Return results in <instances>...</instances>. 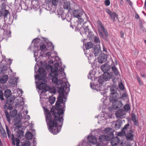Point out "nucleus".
Here are the masks:
<instances>
[{
	"label": "nucleus",
	"mask_w": 146,
	"mask_h": 146,
	"mask_svg": "<svg viewBox=\"0 0 146 146\" xmlns=\"http://www.w3.org/2000/svg\"><path fill=\"white\" fill-rule=\"evenodd\" d=\"M70 84L67 86V83H64V85L59 87L58 92L59 96L55 104V109L57 112H55V110H51V112L53 118L50 113L46 115V121L49 131L54 134H56L61 130L63 125V117L60 115L63 114L65 108V102L66 98L65 97L64 92L68 93L70 91Z\"/></svg>",
	"instance_id": "nucleus-1"
},
{
	"label": "nucleus",
	"mask_w": 146,
	"mask_h": 146,
	"mask_svg": "<svg viewBox=\"0 0 146 146\" xmlns=\"http://www.w3.org/2000/svg\"><path fill=\"white\" fill-rule=\"evenodd\" d=\"M38 71L39 73L35 75V83L38 85V88L42 90V92L45 93L50 89V87L47 86L46 84V75L45 71L43 68H39Z\"/></svg>",
	"instance_id": "nucleus-2"
},
{
	"label": "nucleus",
	"mask_w": 146,
	"mask_h": 146,
	"mask_svg": "<svg viewBox=\"0 0 146 146\" xmlns=\"http://www.w3.org/2000/svg\"><path fill=\"white\" fill-rule=\"evenodd\" d=\"M101 68L104 73L113 72H114V74L115 76L120 75L119 72L117 68L114 65L111 66L108 64L107 63H105L101 66Z\"/></svg>",
	"instance_id": "nucleus-3"
},
{
	"label": "nucleus",
	"mask_w": 146,
	"mask_h": 146,
	"mask_svg": "<svg viewBox=\"0 0 146 146\" xmlns=\"http://www.w3.org/2000/svg\"><path fill=\"white\" fill-rule=\"evenodd\" d=\"M97 24L100 27V29L98 30L100 36L102 37L105 41H108L109 35L107 30L103 27L100 20L97 21Z\"/></svg>",
	"instance_id": "nucleus-4"
},
{
	"label": "nucleus",
	"mask_w": 146,
	"mask_h": 146,
	"mask_svg": "<svg viewBox=\"0 0 146 146\" xmlns=\"http://www.w3.org/2000/svg\"><path fill=\"white\" fill-rule=\"evenodd\" d=\"M97 81L99 84L90 83V87L92 89L96 90L97 88H102L105 82V80L102 75L99 77L94 78V81Z\"/></svg>",
	"instance_id": "nucleus-5"
},
{
	"label": "nucleus",
	"mask_w": 146,
	"mask_h": 146,
	"mask_svg": "<svg viewBox=\"0 0 146 146\" xmlns=\"http://www.w3.org/2000/svg\"><path fill=\"white\" fill-rule=\"evenodd\" d=\"M117 90L114 87L113 85H112L110 87V102L116 100H118L119 99V94L117 92Z\"/></svg>",
	"instance_id": "nucleus-6"
},
{
	"label": "nucleus",
	"mask_w": 146,
	"mask_h": 146,
	"mask_svg": "<svg viewBox=\"0 0 146 146\" xmlns=\"http://www.w3.org/2000/svg\"><path fill=\"white\" fill-rule=\"evenodd\" d=\"M102 75L106 81H109L113 77L114 78L115 77V75L114 74V72H104Z\"/></svg>",
	"instance_id": "nucleus-7"
},
{
	"label": "nucleus",
	"mask_w": 146,
	"mask_h": 146,
	"mask_svg": "<svg viewBox=\"0 0 146 146\" xmlns=\"http://www.w3.org/2000/svg\"><path fill=\"white\" fill-rule=\"evenodd\" d=\"M110 102L112 103V108L113 110H117L122 107L123 105L121 101L118 100H115Z\"/></svg>",
	"instance_id": "nucleus-8"
},
{
	"label": "nucleus",
	"mask_w": 146,
	"mask_h": 146,
	"mask_svg": "<svg viewBox=\"0 0 146 146\" xmlns=\"http://www.w3.org/2000/svg\"><path fill=\"white\" fill-rule=\"evenodd\" d=\"M92 51L95 57L98 56L100 54H101L102 52L100 47L99 44L94 45V48L92 50Z\"/></svg>",
	"instance_id": "nucleus-9"
},
{
	"label": "nucleus",
	"mask_w": 146,
	"mask_h": 146,
	"mask_svg": "<svg viewBox=\"0 0 146 146\" xmlns=\"http://www.w3.org/2000/svg\"><path fill=\"white\" fill-rule=\"evenodd\" d=\"M4 107L5 110H4V112L5 114V115L7 120L8 121H10V116L8 112L7 111V110L9 109V110H11L13 109V107L11 105H7L5 104L4 106Z\"/></svg>",
	"instance_id": "nucleus-10"
},
{
	"label": "nucleus",
	"mask_w": 146,
	"mask_h": 146,
	"mask_svg": "<svg viewBox=\"0 0 146 146\" xmlns=\"http://www.w3.org/2000/svg\"><path fill=\"white\" fill-rule=\"evenodd\" d=\"M89 30L88 26L86 27L81 26L79 29V31L81 35L84 36H86L87 34L89 33Z\"/></svg>",
	"instance_id": "nucleus-11"
},
{
	"label": "nucleus",
	"mask_w": 146,
	"mask_h": 146,
	"mask_svg": "<svg viewBox=\"0 0 146 146\" xmlns=\"http://www.w3.org/2000/svg\"><path fill=\"white\" fill-rule=\"evenodd\" d=\"M106 12L108 14L113 22L115 21V19L116 17L117 18V15L115 12H112L109 9H106Z\"/></svg>",
	"instance_id": "nucleus-12"
},
{
	"label": "nucleus",
	"mask_w": 146,
	"mask_h": 146,
	"mask_svg": "<svg viewBox=\"0 0 146 146\" xmlns=\"http://www.w3.org/2000/svg\"><path fill=\"white\" fill-rule=\"evenodd\" d=\"M107 56L103 53L98 58V60L99 63L102 64L105 62L107 60Z\"/></svg>",
	"instance_id": "nucleus-13"
},
{
	"label": "nucleus",
	"mask_w": 146,
	"mask_h": 146,
	"mask_svg": "<svg viewBox=\"0 0 146 146\" xmlns=\"http://www.w3.org/2000/svg\"><path fill=\"white\" fill-rule=\"evenodd\" d=\"M133 129H131L129 131L125 133V136L128 140H132L133 139L134 135L133 134Z\"/></svg>",
	"instance_id": "nucleus-14"
},
{
	"label": "nucleus",
	"mask_w": 146,
	"mask_h": 146,
	"mask_svg": "<svg viewBox=\"0 0 146 146\" xmlns=\"http://www.w3.org/2000/svg\"><path fill=\"white\" fill-rule=\"evenodd\" d=\"M6 98V101L5 102V103L8 105H12L14 103L15 100V97L12 95Z\"/></svg>",
	"instance_id": "nucleus-15"
},
{
	"label": "nucleus",
	"mask_w": 146,
	"mask_h": 146,
	"mask_svg": "<svg viewBox=\"0 0 146 146\" xmlns=\"http://www.w3.org/2000/svg\"><path fill=\"white\" fill-rule=\"evenodd\" d=\"M125 115V112L124 110L122 109L119 110L115 113L116 117L118 118H121Z\"/></svg>",
	"instance_id": "nucleus-16"
},
{
	"label": "nucleus",
	"mask_w": 146,
	"mask_h": 146,
	"mask_svg": "<svg viewBox=\"0 0 146 146\" xmlns=\"http://www.w3.org/2000/svg\"><path fill=\"white\" fill-rule=\"evenodd\" d=\"M83 13L82 11L81 10H74L73 12L74 17L77 18L81 17Z\"/></svg>",
	"instance_id": "nucleus-17"
},
{
	"label": "nucleus",
	"mask_w": 146,
	"mask_h": 146,
	"mask_svg": "<svg viewBox=\"0 0 146 146\" xmlns=\"http://www.w3.org/2000/svg\"><path fill=\"white\" fill-rule=\"evenodd\" d=\"M88 58L90 63L96 66L97 65V64L96 63L97 62H96V59H94V56L92 54H91L90 53L89 54V56L88 57Z\"/></svg>",
	"instance_id": "nucleus-18"
},
{
	"label": "nucleus",
	"mask_w": 146,
	"mask_h": 146,
	"mask_svg": "<svg viewBox=\"0 0 146 146\" xmlns=\"http://www.w3.org/2000/svg\"><path fill=\"white\" fill-rule=\"evenodd\" d=\"M17 79L16 78H11L9 81V86L12 87H14L16 84H17Z\"/></svg>",
	"instance_id": "nucleus-19"
},
{
	"label": "nucleus",
	"mask_w": 146,
	"mask_h": 146,
	"mask_svg": "<svg viewBox=\"0 0 146 146\" xmlns=\"http://www.w3.org/2000/svg\"><path fill=\"white\" fill-rule=\"evenodd\" d=\"M8 77L7 75H3L2 77L0 78V83L4 84L6 82L8 79Z\"/></svg>",
	"instance_id": "nucleus-20"
},
{
	"label": "nucleus",
	"mask_w": 146,
	"mask_h": 146,
	"mask_svg": "<svg viewBox=\"0 0 146 146\" xmlns=\"http://www.w3.org/2000/svg\"><path fill=\"white\" fill-rule=\"evenodd\" d=\"M9 14V11L7 10H5V11L1 10L0 11V17L3 16L5 18H7V16Z\"/></svg>",
	"instance_id": "nucleus-21"
},
{
	"label": "nucleus",
	"mask_w": 146,
	"mask_h": 146,
	"mask_svg": "<svg viewBox=\"0 0 146 146\" xmlns=\"http://www.w3.org/2000/svg\"><path fill=\"white\" fill-rule=\"evenodd\" d=\"M53 75L51 76L53 78L52 79V80L53 83H54L56 84L57 81H58V78L56 77L58 76V73H53L52 74Z\"/></svg>",
	"instance_id": "nucleus-22"
},
{
	"label": "nucleus",
	"mask_w": 146,
	"mask_h": 146,
	"mask_svg": "<svg viewBox=\"0 0 146 146\" xmlns=\"http://www.w3.org/2000/svg\"><path fill=\"white\" fill-rule=\"evenodd\" d=\"M45 69L46 70H47L48 71H50L51 72L50 73L49 75L50 76H52L54 73L53 70V67L50 65L48 64L45 67Z\"/></svg>",
	"instance_id": "nucleus-23"
},
{
	"label": "nucleus",
	"mask_w": 146,
	"mask_h": 146,
	"mask_svg": "<svg viewBox=\"0 0 146 146\" xmlns=\"http://www.w3.org/2000/svg\"><path fill=\"white\" fill-rule=\"evenodd\" d=\"M4 95L6 98L13 95L11 90L8 89L5 91Z\"/></svg>",
	"instance_id": "nucleus-24"
},
{
	"label": "nucleus",
	"mask_w": 146,
	"mask_h": 146,
	"mask_svg": "<svg viewBox=\"0 0 146 146\" xmlns=\"http://www.w3.org/2000/svg\"><path fill=\"white\" fill-rule=\"evenodd\" d=\"M122 124V121L121 120L118 119L115 123V128L118 129L120 128V126Z\"/></svg>",
	"instance_id": "nucleus-25"
},
{
	"label": "nucleus",
	"mask_w": 146,
	"mask_h": 146,
	"mask_svg": "<svg viewBox=\"0 0 146 146\" xmlns=\"http://www.w3.org/2000/svg\"><path fill=\"white\" fill-rule=\"evenodd\" d=\"M86 50H88L90 48L93 47L94 46L93 43L91 42H88L85 44Z\"/></svg>",
	"instance_id": "nucleus-26"
},
{
	"label": "nucleus",
	"mask_w": 146,
	"mask_h": 146,
	"mask_svg": "<svg viewBox=\"0 0 146 146\" xmlns=\"http://www.w3.org/2000/svg\"><path fill=\"white\" fill-rule=\"evenodd\" d=\"M70 3L69 1H66L64 2V9L69 10L70 9Z\"/></svg>",
	"instance_id": "nucleus-27"
},
{
	"label": "nucleus",
	"mask_w": 146,
	"mask_h": 146,
	"mask_svg": "<svg viewBox=\"0 0 146 146\" xmlns=\"http://www.w3.org/2000/svg\"><path fill=\"white\" fill-rule=\"evenodd\" d=\"M86 36L88 37L89 40H93V38L95 36H94L93 33L91 31L89 30V32L87 34Z\"/></svg>",
	"instance_id": "nucleus-28"
},
{
	"label": "nucleus",
	"mask_w": 146,
	"mask_h": 146,
	"mask_svg": "<svg viewBox=\"0 0 146 146\" xmlns=\"http://www.w3.org/2000/svg\"><path fill=\"white\" fill-rule=\"evenodd\" d=\"M78 20L77 21H78V25L77 26H76V28L79 29V26L80 25V26H82V25H81L82 24H84V20L82 19L81 17H80L79 18H78Z\"/></svg>",
	"instance_id": "nucleus-29"
},
{
	"label": "nucleus",
	"mask_w": 146,
	"mask_h": 146,
	"mask_svg": "<svg viewBox=\"0 0 146 146\" xmlns=\"http://www.w3.org/2000/svg\"><path fill=\"white\" fill-rule=\"evenodd\" d=\"M17 110L16 109H14L12 111H10V115L12 118L15 117L17 115Z\"/></svg>",
	"instance_id": "nucleus-30"
},
{
	"label": "nucleus",
	"mask_w": 146,
	"mask_h": 146,
	"mask_svg": "<svg viewBox=\"0 0 146 146\" xmlns=\"http://www.w3.org/2000/svg\"><path fill=\"white\" fill-rule=\"evenodd\" d=\"M88 140L89 141L92 143H94V141H95V138L93 135H89L87 137Z\"/></svg>",
	"instance_id": "nucleus-31"
},
{
	"label": "nucleus",
	"mask_w": 146,
	"mask_h": 146,
	"mask_svg": "<svg viewBox=\"0 0 146 146\" xmlns=\"http://www.w3.org/2000/svg\"><path fill=\"white\" fill-rule=\"evenodd\" d=\"M25 136L26 139L28 140H29L32 139L33 134L31 132H28L25 134Z\"/></svg>",
	"instance_id": "nucleus-32"
},
{
	"label": "nucleus",
	"mask_w": 146,
	"mask_h": 146,
	"mask_svg": "<svg viewBox=\"0 0 146 146\" xmlns=\"http://www.w3.org/2000/svg\"><path fill=\"white\" fill-rule=\"evenodd\" d=\"M59 65L60 64L58 62L55 63L54 64V67H53L54 73H57V72L58 70V67L59 66Z\"/></svg>",
	"instance_id": "nucleus-33"
},
{
	"label": "nucleus",
	"mask_w": 146,
	"mask_h": 146,
	"mask_svg": "<svg viewBox=\"0 0 146 146\" xmlns=\"http://www.w3.org/2000/svg\"><path fill=\"white\" fill-rule=\"evenodd\" d=\"M64 83H68V82H64L62 80H58V81L56 83V84L57 85H58V86H59L60 85H61L60 86H63L64 85Z\"/></svg>",
	"instance_id": "nucleus-34"
},
{
	"label": "nucleus",
	"mask_w": 146,
	"mask_h": 146,
	"mask_svg": "<svg viewBox=\"0 0 146 146\" xmlns=\"http://www.w3.org/2000/svg\"><path fill=\"white\" fill-rule=\"evenodd\" d=\"M7 70V68L5 65L3 66L1 68L0 73L4 74L5 73V71Z\"/></svg>",
	"instance_id": "nucleus-35"
},
{
	"label": "nucleus",
	"mask_w": 146,
	"mask_h": 146,
	"mask_svg": "<svg viewBox=\"0 0 146 146\" xmlns=\"http://www.w3.org/2000/svg\"><path fill=\"white\" fill-rule=\"evenodd\" d=\"M128 95L127 92L123 93L121 96L119 97V99H121L122 100H124L127 99V98Z\"/></svg>",
	"instance_id": "nucleus-36"
},
{
	"label": "nucleus",
	"mask_w": 146,
	"mask_h": 146,
	"mask_svg": "<svg viewBox=\"0 0 146 146\" xmlns=\"http://www.w3.org/2000/svg\"><path fill=\"white\" fill-rule=\"evenodd\" d=\"M56 98L55 97H50L49 99V101L50 104H52L55 101Z\"/></svg>",
	"instance_id": "nucleus-37"
},
{
	"label": "nucleus",
	"mask_w": 146,
	"mask_h": 146,
	"mask_svg": "<svg viewBox=\"0 0 146 146\" xmlns=\"http://www.w3.org/2000/svg\"><path fill=\"white\" fill-rule=\"evenodd\" d=\"M140 30L138 31L139 33H141L145 31H146V30H145V29L144 27L143 26H140Z\"/></svg>",
	"instance_id": "nucleus-38"
},
{
	"label": "nucleus",
	"mask_w": 146,
	"mask_h": 146,
	"mask_svg": "<svg viewBox=\"0 0 146 146\" xmlns=\"http://www.w3.org/2000/svg\"><path fill=\"white\" fill-rule=\"evenodd\" d=\"M21 145V146H30V142L29 140L26 141L25 142L23 143Z\"/></svg>",
	"instance_id": "nucleus-39"
},
{
	"label": "nucleus",
	"mask_w": 146,
	"mask_h": 146,
	"mask_svg": "<svg viewBox=\"0 0 146 146\" xmlns=\"http://www.w3.org/2000/svg\"><path fill=\"white\" fill-rule=\"evenodd\" d=\"M93 40L95 43H100V40L99 39V38L98 37L95 36L93 38Z\"/></svg>",
	"instance_id": "nucleus-40"
},
{
	"label": "nucleus",
	"mask_w": 146,
	"mask_h": 146,
	"mask_svg": "<svg viewBox=\"0 0 146 146\" xmlns=\"http://www.w3.org/2000/svg\"><path fill=\"white\" fill-rule=\"evenodd\" d=\"M124 109L126 111H128L130 109V107L129 105L128 104H126L124 106Z\"/></svg>",
	"instance_id": "nucleus-41"
},
{
	"label": "nucleus",
	"mask_w": 146,
	"mask_h": 146,
	"mask_svg": "<svg viewBox=\"0 0 146 146\" xmlns=\"http://www.w3.org/2000/svg\"><path fill=\"white\" fill-rule=\"evenodd\" d=\"M119 88L121 90H124L125 88L122 82H120L119 84Z\"/></svg>",
	"instance_id": "nucleus-42"
},
{
	"label": "nucleus",
	"mask_w": 146,
	"mask_h": 146,
	"mask_svg": "<svg viewBox=\"0 0 146 146\" xmlns=\"http://www.w3.org/2000/svg\"><path fill=\"white\" fill-rule=\"evenodd\" d=\"M108 134L109 137L110 139L111 140L113 138L114 135L113 133V132H110Z\"/></svg>",
	"instance_id": "nucleus-43"
},
{
	"label": "nucleus",
	"mask_w": 146,
	"mask_h": 146,
	"mask_svg": "<svg viewBox=\"0 0 146 146\" xmlns=\"http://www.w3.org/2000/svg\"><path fill=\"white\" fill-rule=\"evenodd\" d=\"M1 135H2V136H3V138H5L7 137V136L6 133L4 130H3V131H1Z\"/></svg>",
	"instance_id": "nucleus-44"
},
{
	"label": "nucleus",
	"mask_w": 146,
	"mask_h": 146,
	"mask_svg": "<svg viewBox=\"0 0 146 146\" xmlns=\"http://www.w3.org/2000/svg\"><path fill=\"white\" fill-rule=\"evenodd\" d=\"M46 47V45L44 44H40V50H44Z\"/></svg>",
	"instance_id": "nucleus-45"
},
{
	"label": "nucleus",
	"mask_w": 146,
	"mask_h": 146,
	"mask_svg": "<svg viewBox=\"0 0 146 146\" xmlns=\"http://www.w3.org/2000/svg\"><path fill=\"white\" fill-rule=\"evenodd\" d=\"M0 99L1 101L4 100L3 98V94L2 90H0Z\"/></svg>",
	"instance_id": "nucleus-46"
},
{
	"label": "nucleus",
	"mask_w": 146,
	"mask_h": 146,
	"mask_svg": "<svg viewBox=\"0 0 146 146\" xmlns=\"http://www.w3.org/2000/svg\"><path fill=\"white\" fill-rule=\"evenodd\" d=\"M125 131L122 130V129H121V132H119L118 133V136H123L124 135H125Z\"/></svg>",
	"instance_id": "nucleus-47"
},
{
	"label": "nucleus",
	"mask_w": 146,
	"mask_h": 146,
	"mask_svg": "<svg viewBox=\"0 0 146 146\" xmlns=\"http://www.w3.org/2000/svg\"><path fill=\"white\" fill-rule=\"evenodd\" d=\"M132 119L133 121H135L137 120L136 115L134 113L132 114Z\"/></svg>",
	"instance_id": "nucleus-48"
},
{
	"label": "nucleus",
	"mask_w": 146,
	"mask_h": 146,
	"mask_svg": "<svg viewBox=\"0 0 146 146\" xmlns=\"http://www.w3.org/2000/svg\"><path fill=\"white\" fill-rule=\"evenodd\" d=\"M104 139H105L104 135H101L99 137V140H100V141L102 142L104 140Z\"/></svg>",
	"instance_id": "nucleus-49"
},
{
	"label": "nucleus",
	"mask_w": 146,
	"mask_h": 146,
	"mask_svg": "<svg viewBox=\"0 0 146 146\" xmlns=\"http://www.w3.org/2000/svg\"><path fill=\"white\" fill-rule=\"evenodd\" d=\"M58 70V72L61 74H62L63 73H64V74H65V73L64 72V68L63 67H61Z\"/></svg>",
	"instance_id": "nucleus-50"
},
{
	"label": "nucleus",
	"mask_w": 146,
	"mask_h": 146,
	"mask_svg": "<svg viewBox=\"0 0 146 146\" xmlns=\"http://www.w3.org/2000/svg\"><path fill=\"white\" fill-rule=\"evenodd\" d=\"M4 29V28L0 29V36L4 34L5 32V29Z\"/></svg>",
	"instance_id": "nucleus-51"
},
{
	"label": "nucleus",
	"mask_w": 146,
	"mask_h": 146,
	"mask_svg": "<svg viewBox=\"0 0 146 146\" xmlns=\"http://www.w3.org/2000/svg\"><path fill=\"white\" fill-rule=\"evenodd\" d=\"M129 125L130 124L129 123H127V124H125L122 128V130L125 131V130L128 127H129Z\"/></svg>",
	"instance_id": "nucleus-52"
},
{
	"label": "nucleus",
	"mask_w": 146,
	"mask_h": 146,
	"mask_svg": "<svg viewBox=\"0 0 146 146\" xmlns=\"http://www.w3.org/2000/svg\"><path fill=\"white\" fill-rule=\"evenodd\" d=\"M18 133L19 136H24V132L22 130H19Z\"/></svg>",
	"instance_id": "nucleus-53"
},
{
	"label": "nucleus",
	"mask_w": 146,
	"mask_h": 146,
	"mask_svg": "<svg viewBox=\"0 0 146 146\" xmlns=\"http://www.w3.org/2000/svg\"><path fill=\"white\" fill-rule=\"evenodd\" d=\"M58 0H52V4L54 6H56Z\"/></svg>",
	"instance_id": "nucleus-54"
},
{
	"label": "nucleus",
	"mask_w": 146,
	"mask_h": 146,
	"mask_svg": "<svg viewBox=\"0 0 146 146\" xmlns=\"http://www.w3.org/2000/svg\"><path fill=\"white\" fill-rule=\"evenodd\" d=\"M104 3L107 6L110 5V1L109 0H106L104 1Z\"/></svg>",
	"instance_id": "nucleus-55"
},
{
	"label": "nucleus",
	"mask_w": 146,
	"mask_h": 146,
	"mask_svg": "<svg viewBox=\"0 0 146 146\" xmlns=\"http://www.w3.org/2000/svg\"><path fill=\"white\" fill-rule=\"evenodd\" d=\"M1 8L2 10H3L6 9L5 4V3H3L1 6Z\"/></svg>",
	"instance_id": "nucleus-56"
},
{
	"label": "nucleus",
	"mask_w": 146,
	"mask_h": 146,
	"mask_svg": "<svg viewBox=\"0 0 146 146\" xmlns=\"http://www.w3.org/2000/svg\"><path fill=\"white\" fill-rule=\"evenodd\" d=\"M6 129L7 134H11V132L9 129V127L7 125L6 126Z\"/></svg>",
	"instance_id": "nucleus-57"
},
{
	"label": "nucleus",
	"mask_w": 146,
	"mask_h": 146,
	"mask_svg": "<svg viewBox=\"0 0 146 146\" xmlns=\"http://www.w3.org/2000/svg\"><path fill=\"white\" fill-rule=\"evenodd\" d=\"M34 56L35 57V59L36 61H37V57H38V58H39V56H38L37 55V52H36V51H35L34 52Z\"/></svg>",
	"instance_id": "nucleus-58"
},
{
	"label": "nucleus",
	"mask_w": 146,
	"mask_h": 146,
	"mask_svg": "<svg viewBox=\"0 0 146 146\" xmlns=\"http://www.w3.org/2000/svg\"><path fill=\"white\" fill-rule=\"evenodd\" d=\"M104 139L106 141H109L111 140L110 139L109 137L108 134L107 135H104Z\"/></svg>",
	"instance_id": "nucleus-59"
},
{
	"label": "nucleus",
	"mask_w": 146,
	"mask_h": 146,
	"mask_svg": "<svg viewBox=\"0 0 146 146\" xmlns=\"http://www.w3.org/2000/svg\"><path fill=\"white\" fill-rule=\"evenodd\" d=\"M137 80L138 81V82H139V84L140 85H142L143 83L141 82L140 78L139 77V76H137Z\"/></svg>",
	"instance_id": "nucleus-60"
},
{
	"label": "nucleus",
	"mask_w": 146,
	"mask_h": 146,
	"mask_svg": "<svg viewBox=\"0 0 146 146\" xmlns=\"http://www.w3.org/2000/svg\"><path fill=\"white\" fill-rule=\"evenodd\" d=\"M15 141L16 142V144H17V145H18V144H19L20 142V141L19 139L17 138H16L15 139Z\"/></svg>",
	"instance_id": "nucleus-61"
},
{
	"label": "nucleus",
	"mask_w": 146,
	"mask_h": 146,
	"mask_svg": "<svg viewBox=\"0 0 146 146\" xmlns=\"http://www.w3.org/2000/svg\"><path fill=\"white\" fill-rule=\"evenodd\" d=\"M59 14L60 15L61 18L63 20H64L65 19V17L63 16V14L62 13V12L60 13Z\"/></svg>",
	"instance_id": "nucleus-62"
},
{
	"label": "nucleus",
	"mask_w": 146,
	"mask_h": 146,
	"mask_svg": "<svg viewBox=\"0 0 146 146\" xmlns=\"http://www.w3.org/2000/svg\"><path fill=\"white\" fill-rule=\"evenodd\" d=\"M103 144V143L102 142H98V143L96 145V146H102V145Z\"/></svg>",
	"instance_id": "nucleus-63"
},
{
	"label": "nucleus",
	"mask_w": 146,
	"mask_h": 146,
	"mask_svg": "<svg viewBox=\"0 0 146 146\" xmlns=\"http://www.w3.org/2000/svg\"><path fill=\"white\" fill-rule=\"evenodd\" d=\"M134 122V124L136 126H139L138 122L137 120L135 121H133Z\"/></svg>",
	"instance_id": "nucleus-64"
}]
</instances>
